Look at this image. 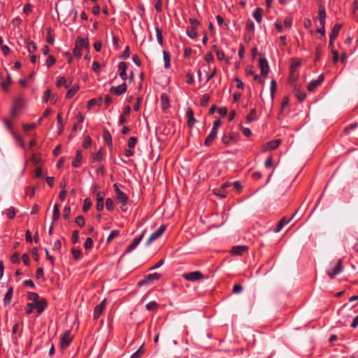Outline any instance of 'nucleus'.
Instances as JSON below:
<instances>
[{
    "label": "nucleus",
    "mask_w": 358,
    "mask_h": 358,
    "mask_svg": "<svg viewBox=\"0 0 358 358\" xmlns=\"http://www.w3.org/2000/svg\"><path fill=\"white\" fill-rule=\"evenodd\" d=\"M76 223L79 226V227H83L85 225V219L83 217V216L82 215H78L76 218V220H75Z\"/></svg>",
    "instance_id": "obj_61"
},
{
    "label": "nucleus",
    "mask_w": 358,
    "mask_h": 358,
    "mask_svg": "<svg viewBox=\"0 0 358 358\" xmlns=\"http://www.w3.org/2000/svg\"><path fill=\"white\" fill-rule=\"evenodd\" d=\"M292 25V18L290 16H287L284 20V26L285 28L290 29Z\"/></svg>",
    "instance_id": "obj_52"
},
{
    "label": "nucleus",
    "mask_w": 358,
    "mask_h": 358,
    "mask_svg": "<svg viewBox=\"0 0 358 358\" xmlns=\"http://www.w3.org/2000/svg\"><path fill=\"white\" fill-rule=\"evenodd\" d=\"M89 41L87 38L78 37L76 40L75 48L73 50V56L80 59L83 55V50L88 52Z\"/></svg>",
    "instance_id": "obj_1"
},
{
    "label": "nucleus",
    "mask_w": 358,
    "mask_h": 358,
    "mask_svg": "<svg viewBox=\"0 0 358 358\" xmlns=\"http://www.w3.org/2000/svg\"><path fill=\"white\" fill-rule=\"evenodd\" d=\"M214 194L220 198H225L227 196L226 194L224 193V190H223L221 187L215 189Z\"/></svg>",
    "instance_id": "obj_57"
},
{
    "label": "nucleus",
    "mask_w": 358,
    "mask_h": 358,
    "mask_svg": "<svg viewBox=\"0 0 358 358\" xmlns=\"http://www.w3.org/2000/svg\"><path fill=\"white\" fill-rule=\"evenodd\" d=\"M13 135V137L18 145L22 147V148H24V142L23 139L17 134H15L14 131L12 133Z\"/></svg>",
    "instance_id": "obj_45"
},
{
    "label": "nucleus",
    "mask_w": 358,
    "mask_h": 358,
    "mask_svg": "<svg viewBox=\"0 0 358 358\" xmlns=\"http://www.w3.org/2000/svg\"><path fill=\"white\" fill-rule=\"evenodd\" d=\"M6 215L9 219H13L16 215V210L15 208L10 207L6 210Z\"/></svg>",
    "instance_id": "obj_47"
},
{
    "label": "nucleus",
    "mask_w": 358,
    "mask_h": 358,
    "mask_svg": "<svg viewBox=\"0 0 358 358\" xmlns=\"http://www.w3.org/2000/svg\"><path fill=\"white\" fill-rule=\"evenodd\" d=\"M155 31H156V36H157V42L159 43V45H162L164 43V38H163L162 29L159 27H156Z\"/></svg>",
    "instance_id": "obj_37"
},
{
    "label": "nucleus",
    "mask_w": 358,
    "mask_h": 358,
    "mask_svg": "<svg viewBox=\"0 0 358 358\" xmlns=\"http://www.w3.org/2000/svg\"><path fill=\"white\" fill-rule=\"evenodd\" d=\"M318 18H326L325 8L322 3L319 4Z\"/></svg>",
    "instance_id": "obj_46"
},
{
    "label": "nucleus",
    "mask_w": 358,
    "mask_h": 358,
    "mask_svg": "<svg viewBox=\"0 0 358 358\" xmlns=\"http://www.w3.org/2000/svg\"><path fill=\"white\" fill-rule=\"evenodd\" d=\"M60 212H59V207L58 204H55L53 207V212H52V220L53 222L58 220L59 217Z\"/></svg>",
    "instance_id": "obj_36"
},
{
    "label": "nucleus",
    "mask_w": 358,
    "mask_h": 358,
    "mask_svg": "<svg viewBox=\"0 0 358 358\" xmlns=\"http://www.w3.org/2000/svg\"><path fill=\"white\" fill-rule=\"evenodd\" d=\"M117 72L120 76V77L122 78V80L126 81L127 79V69L128 68V64L125 62H120L118 64L117 66Z\"/></svg>",
    "instance_id": "obj_14"
},
{
    "label": "nucleus",
    "mask_w": 358,
    "mask_h": 358,
    "mask_svg": "<svg viewBox=\"0 0 358 358\" xmlns=\"http://www.w3.org/2000/svg\"><path fill=\"white\" fill-rule=\"evenodd\" d=\"M297 211L292 215V216L289 218H287L286 217H283L282 219H280L278 222L276 224V227L273 229V231L275 233L280 232L282 229L288 223L290 222V221L293 219V217L296 215Z\"/></svg>",
    "instance_id": "obj_8"
},
{
    "label": "nucleus",
    "mask_w": 358,
    "mask_h": 358,
    "mask_svg": "<svg viewBox=\"0 0 358 358\" xmlns=\"http://www.w3.org/2000/svg\"><path fill=\"white\" fill-rule=\"evenodd\" d=\"M197 29L187 27L186 29V34L190 38H196L197 37Z\"/></svg>",
    "instance_id": "obj_38"
},
{
    "label": "nucleus",
    "mask_w": 358,
    "mask_h": 358,
    "mask_svg": "<svg viewBox=\"0 0 358 358\" xmlns=\"http://www.w3.org/2000/svg\"><path fill=\"white\" fill-rule=\"evenodd\" d=\"M127 86L125 81L121 85L117 87H111L110 89V92L113 93L117 96H120L124 94L127 92Z\"/></svg>",
    "instance_id": "obj_15"
},
{
    "label": "nucleus",
    "mask_w": 358,
    "mask_h": 358,
    "mask_svg": "<svg viewBox=\"0 0 358 358\" xmlns=\"http://www.w3.org/2000/svg\"><path fill=\"white\" fill-rule=\"evenodd\" d=\"M158 303L156 301H150L146 304L145 308L148 311L157 312L158 309Z\"/></svg>",
    "instance_id": "obj_34"
},
{
    "label": "nucleus",
    "mask_w": 358,
    "mask_h": 358,
    "mask_svg": "<svg viewBox=\"0 0 358 358\" xmlns=\"http://www.w3.org/2000/svg\"><path fill=\"white\" fill-rule=\"evenodd\" d=\"M263 9L261 8H257L253 12V17L255 20L259 23L262 20Z\"/></svg>",
    "instance_id": "obj_27"
},
{
    "label": "nucleus",
    "mask_w": 358,
    "mask_h": 358,
    "mask_svg": "<svg viewBox=\"0 0 358 358\" xmlns=\"http://www.w3.org/2000/svg\"><path fill=\"white\" fill-rule=\"evenodd\" d=\"M105 197L104 192H99L96 193V208L98 211H101L103 209V201Z\"/></svg>",
    "instance_id": "obj_17"
},
{
    "label": "nucleus",
    "mask_w": 358,
    "mask_h": 358,
    "mask_svg": "<svg viewBox=\"0 0 358 358\" xmlns=\"http://www.w3.org/2000/svg\"><path fill=\"white\" fill-rule=\"evenodd\" d=\"M24 103V99L22 96H19L15 99L11 110V115L13 116H15L16 113L23 107Z\"/></svg>",
    "instance_id": "obj_10"
},
{
    "label": "nucleus",
    "mask_w": 358,
    "mask_h": 358,
    "mask_svg": "<svg viewBox=\"0 0 358 358\" xmlns=\"http://www.w3.org/2000/svg\"><path fill=\"white\" fill-rule=\"evenodd\" d=\"M89 41L87 38L78 37L76 40L75 48L73 50V56L80 59L83 55V50L88 52Z\"/></svg>",
    "instance_id": "obj_2"
},
{
    "label": "nucleus",
    "mask_w": 358,
    "mask_h": 358,
    "mask_svg": "<svg viewBox=\"0 0 358 358\" xmlns=\"http://www.w3.org/2000/svg\"><path fill=\"white\" fill-rule=\"evenodd\" d=\"M259 65L261 69V76L264 77L266 76L269 71V66L264 55L261 56L259 59Z\"/></svg>",
    "instance_id": "obj_7"
},
{
    "label": "nucleus",
    "mask_w": 358,
    "mask_h": 358,
    "mask_svg": "<svg viewBox=\"0 0 358 358\" xmlns=\"http://www.w3.org/2000/svg\"><path fill=\"white\" fill-rule=\"evenodd\" d=\"M239 134L236 132H229L224 134L222 136V141L226 145L228 146L232 143H235L238 141Z\"/></svg>",
    "instance_id": "obj_4"
},
{
    "label": "nucleus",
    "mask_w": 358,
    "mask_h": 358,
    "mask_svg": "<svg viewBox=\"0 0 358 358\" xmlns=\"http://www.w3.org/2000/svg\"><path fill=\"white\" fill-rule=\"evenodd\" d=\"M138 141V138L137 137H135V136H131L129 140H128V142H127V146L129 148H134L136 144Z\"/></svg>",
    "instance_id": "obj_48"
},
{
    "label": "nucleus",
    "mask_w": 358,
    "mask_h": 358,
    "mask_svg": "<svg viewBox=\"0 0 358 358\" xmlns=\"http://www.w3.org/2000/svg\"><path fill=\"white\" fill-rule=\"evenodd\" d=\"M10 83H11V77H10V74H8L6 80L2 82L1 84L2 89L5 91H7Z\"/></svg>",
    "instance_id": "obj_42"
},
{
    "label": "nucleus",
    "mask_w": 358,
    "mask_h": 358,
    "mask_svg": "<svg viewBox=\"0 0 358 358\" xmlns=\"http://www.w3.org/2000/svg\"><path fill=\"white\" fill-rule=\"evenodd\" d=\"M331 53L333 55V59H332L333 63L336 64L339 59L338 51L332 48Z\"/></svg>",
    "instance_id": "obj_58"
},
{
    "label": "nucleus",
    "mask_w": 358,
    "mask_h": 358,
    "mask_svg": "<svg viewBox=\"0 0 358 358\" xmlns=\"http://www.w3.org/2000/svg\"><path fill=\"white\" fill-rule=\"evenodd\" d=\"M106 299H103L99 304L94 308L93 317L94 320H97L102 314L106 308Z\"/></svg>",
    "instance_id": "obj_16"
},
{
    "label": "nucleus",
    "mask_w": 358,
    "mask_h": 358,
    "mask_svg": "<svg viewBox=\"0 0 358 358\" xmlns=\"http://www.w3.org/2000/svg\"><path fill=\"white\" fill-rule=\"evenodd\" d=\"M145 233V231H143L140 236L136 237L133 240L132 243L129 245H128V247L127 248L125 252H124L125 254L131 252L138 245V244L142 241Z\"/></svg>",
    "instance_id": "obj_13"
},
{
    "label": "nucleus",
    "mask_w": 358,
    "mask_h": 358,
    "mask_svg": "<svg viewBox=\"0 0 358 358\" xmlns=\"http://www.w3.org/2000/svg\"><path fill=\"white\" fill-rule=\"evenodd\" d=\"M182 276L186 280L191 282L199 281L204 279V275L199 271L185 273Z\"/></svg>",
    "instance_id": "obj_3"
},
{
    "label": "nucleus",
    "mask_w": 358,
    "mask_h": 358,
    "mask_svg": "<svg viewBox=\"0 0 358 358\" xmlns=\"http://www.w3.org/2000/svg\"><path fill=\"white\" fill-rule=\"evenodd\" d=\"M78 85H73L71 89H69L68 90V92H66V99H71L72 98L75 94L76 93L78 92Z\"/></svg>",
    "instance_id": "obj_39"
},
{
    "label": "nucleus",
    "mask_w": 358,
    "mask_h": 358,
    "mask_svg": "<svg viewBox=\"0 0 358 358\" xmlns=\"http://www.w3.org/2000/svg\"><path fill=\"white\" fill-rule=\"evenodd\" d=\"M232 187L236 190L237 192H241L243 189V186L239 181H234L231 182Z\"/></svg>",
    "instance_id": "obj_54"
},
{
    "label": "nucleus",
    "mask_w": 358,
    "mask_h": 358,
    "mask_svg": "<svg viewBox=\"0 0 358 358\" xmlns=\"http://www.w3.org/2000/svg\"><path fill=\"white\" fill-rule=\"evenodd\" d=\"M342 25L341 24H336L330 33L329 38H331V40H335L337 36H338V34L341 29Z\"/></svg>",
    "instance_id": "obj_26"
},
{
    "label": "nucleus",
    "mask_w": 358,
    "mask_h": 358,
    "mask_svg": "<svg viewBox=\"0 0 358 358\" xmlns=\"http://www.w3.org/2000/svg\"><path fill=\"white\" fill-rule=\"evenodd\" d=\"M26 44H27V50L29 51V52L33 53L36 50V48H37L36 45L33 41H30L27 40L26 41Z\"/></svg>",
    "instance_id": "obj_40"
},
{
    "label": "nucleus",
    "mask_w": 358,
    "mask_h": 358,
    "mask_svg": "<svg viewBox=\"0 0 358 358\" xmlns=\"http://www.w3.org/2000/svg\"><path fill=\"white\" fill-rule=\"evenodd\" d=\"M166 229V226L165 224H162L157 231L153 232L148 241H146L145 245H149L151 244L154 241L157 240L159 237H160L162 234L164 232V231Z\"/></svg>",
    "instance_id": "obj_6"
},
{
    "label": "nucleus",
    "mask_w": 358,
    "mask_h": 358,
    "mask_svg": "<svg viewBox=\"0 0 358 358\" xmlns=\"http://www.w3.org/2000/svg\"><path fill=\"white\" fill-rule=\"evenodd\" d=\"M103 155L104 152L101 148L97 152L91 154V163L101 162L103 159Z\"/></svg>",
    "instance_id": "obj_24"
},
{
    "label": "nucleus",
    "mask_w": 358,
    "mask_h": 358,
    "mask_svg": "<svg viewBox=\"0 0 358 358\" xmlns=\"http://www.w3.org/2000/svg\"><path fill=\"white\" fill-rule=\"evenodd\" d=\"M47 301L45 299H41L36 302H34V307L38 315H40L47 306Z\"/></svg>",
    "instance_id": "obj_21"
},
{
    "label": "nucleus",
    "mask_w": 358,
    "mask_h": 358,
    "mask_svg": "<svg viewBox=\"0 0 358 358\" xmlns=\"http://www.w3.org/2000/svg\"><path fill=\"white\" fill-rule=\"evenodd\" d=\"M277 87V83L275 80H272L271 81V87H270V91H271V97L272 99H274L275 93L276 91Z\"/></svg>",
    "instance_id": "obj_43"
},
{
    "label": "nucleus",
    "mask_w": 358,
    "mask_h": 358,
    "mask_svg": "<svg viewBox=\"0 0 358 358\" xmlns=\"http://www.w3.org/2000/svg\"><path fill=\"white\" fill-rule=\"evenodd\" d=\"M246 29L248 31L253 32L255 31V24L251 20H248L246 22Z\"/></svg>",
    "instance_id": "obj_56"
},
{
    "label": "nucleus",
    "mask_w": 358,
    "mask_h": 358,
    "mask_svg": "<svg viewBox=\"0 0 358 358\" xmlns=\"http://www.w3.org/2000/svg\"><path fill=\"white\" fill-rule=\"evenodd\" d=\"M106 208L108 210H113L114 208V203L112 199L108 198L106 201Z\"/></svg>",
    "instance_id": "obj_51"
},
{
    "label": "nucleus",
    "mask_w": 358,
    "mask_h": 358,
    "mask_svg": "<svg viewBox=\"0 0 358 358\" xmlns=\"http://www.w3.org/2000/svg\"><path fill=\"white\" fill-rule=\"evenodd\" d=\"M163 57L164 61V68L168 69L171 66V56L166 51H163Z\"/></svg>",
    "instance_id": "obj_30"
},
{
    "label": "nucleus",
    "mask_w": 358,
    "mask_h": 358,
    "mask_svg": "<svg viewBox=\"0 0 358 358\" xmlns=\"http://www.w3.org/2000/svg\"><path fill=\"white\" fill-rule=\"evenodd\" d=\"M298 79V74L296 73L295 71L289 70V77H288V83L289 85H292Z\"/></svg>",
    "instance_id": "obj_33"
},
{
    "label": "nucleus",
    "mask_w": 358,
    "mask_h": 358,
    "mask_svg": "<svg viewBox=\"0 0 358 358\" xmlns=\"http://www.w3.org/2000/svg\"><path fill=\"white\" fill-rule=\"evenodd\" d=\"M161 102H162V109L163 110H166L168 109L170 106H169V97L166 94H162V96H161Z\"/></svg>",
    "instance_id": "obj_29"
},
{
    "label": "nucleus",
    "mask_w": 358,
    "mask_h": 358,
    "mask_svg": "<svg viewBox=\"0 0 358 358\" xmlns=\"http://www.w3.org/2000/svg\"><path fill=\"white\" fill-rule=\"evenodd\" d=\"M103 139L108 146H112V136L108 130L104 129L103 134Z\"/></svg>",
    "instance_id": "obj_32"
},
{
    "label": "nucleus",
    "mask_w": 358,
    "mask_h": 358,
    "mask_svg": "<svg viewBox=\"0 0 358 358\" xmlns=\"http://www.w3.org/2000/svg\"><path fill=\"white\" fill-rule=\"evenodd\" d=\"M34 306V303H29L27 304L25 310L28 315L31 314L33 310L35 309Z\"/></svg>",
    "instance_id": "obj_64"
},
{
    "label": "nucleus",
    "mask_w": 358,
    "mask_h": 358,
    "mask_svg": "<svg viewBox=\"0 0 358 358\" xmlns=\"http://www.w3.org/2000/svg\"><path fill=\"white\" fill-rule=\"evenodd\" d=\"M189 23L191 24L190 27L195 28V29H197L199 27V26L201 24L200 21L195 18H190Z\"/></svg>",
    "instance_id": "obj_55"
},
{
    "label": "nucleus",
    "mask_w": 358,
    "mask_h": 358,
    "mask_svg": "<svg viewBox=\"0 0 358 358\" xmlns=\"http://www.w3.org/2000/svg\"><path fill=\"white\" fill-rule=\"evenodd\" d=\"M343 270V259H340L336 266L331 270L327 271V275L329 276L331 279H333L335 278L336 275H338L340 273H341Z\"/></svg>",
    "instance_id": "obj_9"
},
{
    "label": "nucleus",
    "mask_w": 358,
    "mask_h": 358,
    "mask_svg": "<svg viewBox=\"0 0 358 358\" xmlns=\"http://www.w3.org/2000/svg\"><path fill=\"white\" fill-rule=\"evenodd\" d=\"M72 81L71 79H67L64 77H60L56 83L57 87H64L69 88L71 85Z\"/></svg>",
    "instance_id": "obj_22"
},
{
    "label": "nucleus",
    "mask_w": 358,
    "mask_h": 358,
    "mask_svg": "<svg viewBox=\"0 0 358 358\" xmlns=\"http://www.w3.org/2000/svg\"><path fill=\"white\" fill-rule=\"evenodd\" d=\"M289 103V98L287 96H284L282 102H281V113L287 107Z\"/></svg>",
    "instance_id": "obj_59"
},
{
    "label": "nucleus",
    "mask_w": 358,
    "mask_h": 358,
    "mask_svg": "<svg viewBox=\"0 0 358 358\" xmlns=\"http://www.w3.org/2000/svg\"><path fill=\"white\" fill-rule=\"evenodd\" d=\"M55 63V58L52 55H49L46 59V65L48 68Z\"/></svg>",
    "instance_id": "obj_60"
},
{
    "label": "nucleus",
    "mask_w": 358,
    "mask_h": 358,
    "mask_svg": "<svg viewBox=\"0 0 358 358\" xmlns=\"http://www.w3.org/2000/svg\"><path fill=\"white\" fill-rule=\"evenodd\" d=\"M130 55V51H129V47L127 45L126 46L124 50L122 53L121 56L120 57L122 59H127L129 57Z\"/></svg>",
    "instance_id": "obj_63"
},
{
    "label": "nucleus",
    "mask_w": 358,
    "mask_h": 358,
    "mask_svg": "<svg viewBox=\"0 0 358 358\" xmlns=\"http://www.w3.org/2000/svg\"><path fill=\"white\" fill-rule=\"evenodd\" d=\"M72 336L70 330H66L61 337L60 349L65 350L72 341Z\"/></svg>",
    "instance_id": "obj_5"
},
{
    "label": "nucleus",
    "mask_w": 358,
    "mask_h": 358,
    "mask_svg": "<svg viewBox=\"0 0 358 358\" xmlns=\"http://www.w3.org/2000/svg\"><path fill=\"white\" fill-rule=\"evenodd\" d=\"M145 277L147 278V281H148L150 284L155 280H158L160 278L161 275L158 273H153L147 275Z\"/></svg>",
    "instance_id": "obj_35"
},
{
    "label": "nucleus",
    "mask_w": 358,
    "mask_h": 358,
    "mask_svg": "<svg viewBox=\"0 0 358 358\" xmlns=\"http://www.w3.org/2000/svg\"><path fill=\"white\" fill-rule=\"evenodd\" d=\"M257 119L256 117V110L255 108H253L250 110V113L247 115V120L248 122H252Z\"/></svg>",
    "instance_id": "obj_49"
},
{
    "label": "nucleus",
    "mask_w": 358,
    "mask_h": 358,
    "mask_svg": "<svg viewBox=\"0 0 358 358\" xmlns=\"http://www.w3.org/2000/svg\"><path fill=\"white\" fill-rule=\"evenodd\" d=\"M115 194L117 196V199L119 203L122 205H125L127 203L128 197L120 189L117 185H114Z\"/></svg>",
    "instance_id": "obj_12"
},
{
    "label": "nucleus",
    "mask_w": 358,
    "mask_h": 358,
    "mask_svg": "<svg viewBox=\"0 0 358 358\" xmlns=\"http://www.w3.org/2000/svg\"><path fill=\"white\" fill-rule=\"evenodd\" d=\"M38 298H39V296L36 292H29L28 293V299L30 301H34L33 303L36 302L37 301H38Z\"/></svg>",
    "instance_id": "obj_53"
},
{
    "label": "nucleus",
    "mask_w": 358,
    "mask_h": 358,
    "mask_svg": "<svg viewBox=\"0 0 358 358\" xmlns=\"http://www.w3.org/2000/svg\"><path fill=\"white\" fill-rule=\"evenodd\" d=\"M186 116L187 117V125L189 128H192L196 120L194 116V112L191 108H188L186 111Z\"/></svg>",
    "instance_id": "obj_18"
},
{
    "label": "nucleus",
    "mask_w": 358,
    "mask_h": 358,
    "mask_svg": "<svg viewBox=\"0 0 358 358\" xmlns=\"http://www.w3.org/2000/svg\"><path fill=\"white\" fill-rule=\"evenodd\" d=\"M210 95L208 94H205L201 96V99L200 100V105L202 107H205L208 105V103L210 100Z\"/></svg>",
    "instance_id": "obj_41"
},
{
    "label": "nucleus",
    "mask_w": 358,
    "mask_h": 358,
    "mask_svg": "<svg viewBox=\"0 0 358 358\" xmlns=\"http://www.w3.org/2000/svg\"><path fill=\"white\" fill-rule=\"evenodd\" d=\"M71 252L73 256V258L76 260L80 259L81 257V251L78 249H76V248H73L71 249Z\"/></svg>",
    "instance_id": "obj_50"
},
{
    "label": "nucleus",
    "mask_w": 358,
    "mask_h": 358,
    "mask_svg": "<svg viewBox=\"0 0 358 358\" xmlns=\"http://www.w3.org/2000/svg\"><path fill=\"white\" fill-rule=\"evenodd\" d=\"M281 143L280 139L271 141L266 143L264 146V150H274L277 149Z\"/></svg>",
    "instance_id": "obj_19"
},
{
    "label": "nucleus",
    "mask_w": 358,
    "mask_h": 358,
    "mask_svg": "<svg viewBox=\"0 0 358 358\" xmlns=\"http://www.w3.org/2000/svg\"><path fill=\"white\" fill-rule=\"evenodd\" d=\"M13 296V288L12 287H10L8 289L7 292L6 293L4 298H3L4 306H8L10 303Z\"/></svg>",
    "instance_id": "obj_25"
},
{
    "label": "nucleus",
    "mask_w": 358,
    "mask_h": 358,
    "mask_svg": "<svg viewBox=\"0 0 358 358\" xmlns=\"http://www.w3.org/2000/svg\"><path fill=\"white\" fill-rule=\"evenodd\" d=\"M82 159H83V156L81 155V151L77 150L75 159L72 162V166L75 168L78 167L81 164Z\"/></svg>",
    "instance_id": "obj_28"
},
{
    "label": "nucleus",
    "mask_w": 358,
    "mask_h": 358,
    "mask_svg": "<svg viewBox=\"0 0 358 358\" xmlns=\"http://www.w3.org/2000/svg\"><path fill=\"white\" fill-rule=\"evenodd\" d=\"M144 345V343L142 344L141 346L131 355L130 358H140L145 352Z\"/></svg>",
    "instance_id": "obj_31"
},
{
    "label": "nucleus",
    "mask_w": 358,
    "mask_h": 358,
    "mask_svg": "<svg viewBox=\"0 0 358 358\" xmlns=\"http://www.w3.org/2000/svg\"><path fill=\"white\" fill-rule=\"evenodd\" d=\"M71 213V208L69 206H65L63 210V217L65 220H68L69 218Z\"/></svg>",
    "instance_id": "obj_62"
},
{
    "label": "nucleus",
    "mask_w": 358,
    "mask_h": 358,
    "mask_svg": "<svg viewBox=\"0 0 358 358\" xmlns=\"http://www.w3.org/2000/svg\"><path fill=\"white\" fill-rule=\"evenodd\" d=\"M120 234V232L117 229H115V230L111 231L110 234H109V236H108L107 242L109 243L114 238L119 236Z\"/></svg>",
    "instance_id": "obj_44"
},
{
    "label": "nucleus",
    "mask_w": 358,
    "mask_h": 358,
    "mask_svg": "<svg viewBox=\"0 0 358 358\" xmlns=\"http://www.w3.org/2000/svg\"><path fill=\"white\" fill-rule=\"evenodd\" d=\"M248 250V247L247 245H236L231 248L230 252L234 255H241Z\"/></svg>",
    "instance_id": "obj_20"
},
{
    "label": "nucleus",
    "mask_w": 358,
    "mask_h": 358,
    "mask_svg": "<svg viewBox=\"0 0 358 358\" xmlns=\"http://www.w3.org/2000/svg\"><path fill=\"white\" fill-rule=\"evenodd\" d=\"M217 135V132L211 130L210 134L208 135V136L206 138L204 141V145L209 147L212 145L214 140L216 138Z\"/></svg>",
    "instance_id": "obj_23"
},
{
    "label": "nucleus",
    "mask_w": 358,
    "mask_h": 358,
    "mask_svg": "<svg viewBox=\"0 0 358 358\" xmlns=\"http://www.w3.org/2000/svg\"><path fill=\"white\" fill-rule=\"evenodd\" d=\"M324 74L323 73L320 74L316 80H311L308 83V85L307 86V90L309 92L314 91L317 87H318L322 84V83L324 80Z\"/></svg>",
    "instance_id": "obj_11"
}]
</instances>
